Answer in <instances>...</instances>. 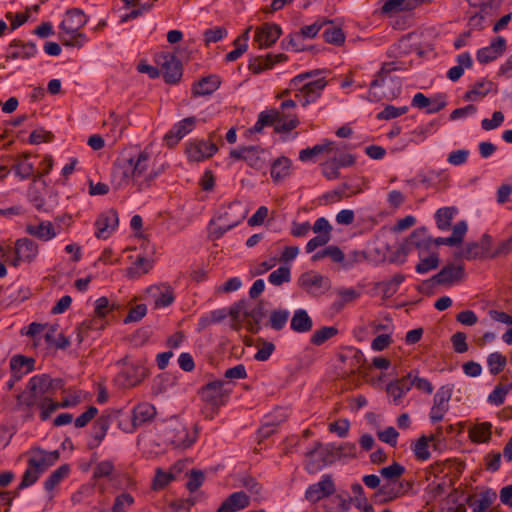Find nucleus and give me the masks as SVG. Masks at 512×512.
<instances>
[{"label":"nucleus","mask_w":512,"mask_h":512,"mask_svg":"<svg viewBox=\"0 0 512 512\" xmlns=\"http://www.w3.org/2000/svg\"><path fill=\"white\" fill-rule=\"evenodd\" d=\"M12 169L14 170L15 175L22 180L28 179L34 173L33 164L27 161H21L16 163Z\"/></svg>","instance_id":"obj_62"},{"label":"nucleus","mask_w":512,"mask_h":512,"mask_svg":"<svg viewBox=\"0 0 512 512\" xmlns=\"http://www.w3.org/2000/svg\"><path fill=\"white\" fill-rule=\"evenodd\" d=\"M492 424L490 422H482L472 426L469 429V437L473 442L485 443L491 438Z\"/></svg>","instance_id":"obj_38"},{"label":"nucleus","mask_w":512,"mask_h":512,"mask_svg":"<svg viewBox=\"0 0 512 512\" xmlns=\"http://www.w3.org/2000/svg\"><path fill=\"white\" fill-rule=\"evenodd\" d=\"M506 50V40L499 36L487 47L477 51L476 58L478 62L487 64L501 56Z\"/></svg>","instance_id":"obj_23"},{"label":"nucleus","mask_w":512,"mask_h":512,"mask_svg":"<svg viewBox=\"0 0 512 512\" xmlns=\"http://www.w3.org/2000/svg\"><path fill=\"white\" fill-rule=\"evenodd\" d=\"M220 84L219 76L209 75L193 84L192 93L194 96L210 95L219 88Z\"/></svg>","instance_id":"obj_31"},{"label":"nucleus","mask_w":512,"mask_h":512,"mask_svg":"<svg viewBox=\"0 0 512 512\" xmlns=\"http://www.w3.org/2000/svg\"><path fill=\"white\" fill-rule=\"evenodd\" d=\"M507 364V358L500 352H493L487 357V365L492 375L499 374Z\"/></svg>","instance_id":"obj_47"},{"label":"nucleus","mask_w":512,"mask_h":512,"mask_svg":"<svg viewBox=\"0 0 512 512\" xmlns=\"http://www.w3.org/2000/svg\"><path fill=\"white\" fill-rule=\"evenodd\" d=\"M323 36L327 43H332L335 45H341L345 41V35L341 28H328L324 31Z\"/></svg>","instance_id":"obj_59"},{"label":"nucleus","mask_w":512,"mask_h":512,"mask_svg":"<svg viewBox=\"0 0 512 512\" xmlns=\"http://www.w3.org/2000/svg\"><path fill=\"white\" fill-rule=\"evenodd\" d=\"M45 379H40L38 375L31 377L26 389L17 395L16 408L25 413L26 419H32L34 408H39L50 396Z\"/></svg>","instance_id":"obj_2"},{"label":"nucleus","mask_w":512,"mask_h":512,"mask_svg":"<svg viewBox=\"0 0 512 512\" xmlns=\"http://www.w3.org/2000/svg\"><path fill=\"white\" fill-rule=\"evenodd\" d=\"M225 383L221 380L212 381L203 386L200 390L201 399L215 412L224 405L229 392L224 389Z\"/></svg>","instance_id":"obj_11"},{"label":"nucleus","mask_w":512,"mask_h":512,"mask_svg":"<svg viewBox=\"0 0 512 512\" xmlns=\"http://www.w3.org/2000/svg\"><path fill=\"white\" fill-rule=\"evenodd\" d=\"M338 334V329L334 326H324L318 330H316L311 338L310 342L313 345L320 346L325 343L327 340Z\"/></svg>","instance_id":"obj_44"},{"label":"nucleus","mask_w":512,"mask_h":512,"mask_svg":"<svg viewBox=\"0 0 512 512\" xmlns=\"http://www.w3.org/2000/svg\"><path fill=\"white\" fill-rule=\"evenodd\" d=\"M156 415V408L148 403L142 402L137 404L132 410L131 422L123 425L119 423L120 428L126 433L134 432L139 426L146 424L154 419Z\"/></svg>","instance_id":"obj_13"},{"label":"nucleus","mask_w":512,"mask_h":512,"mask_svg":"<svg viewBox=\"0 0 512 512\" xmlns=\"http://www.w3.org/2000/svg\"><path fill=\"white\" fill-rule=\"evenodd\" d=\"M60 39L65 46L81 48L87 41L85 34L81 32L65 33L60 35Z\"/></svg>","instance_id":"obj_53"},{"label":"nucleus","mask_w":512,"mask_h":512,"mask_svg":"<svg viewBox=\"0 0 512 512\" xmlns=\"http://www.w3.org/2000/svg\"><path fill=\"white\" fill-rule=\"evenodd\" d=\"M109 418L101 416L93 424L92 427V438L93 441L88 444L90 449L97 447L101 441L105 438L107 430L109 428Z\"/></svg>","instance_id":"obj_37"},{"label":"nucleus","mask_w":512,"mask_h":512,"mask_svg":"<svg viewBox=\"0 0 512 512\" xmlns=\"http://www.w3.org/2000/svg\"><path fill=\"white\" fill-rule=\"evenodd\" d=\"M439 265V256L437 253H431L428 257L421 259L416 265L415 270L417 273L425 274Z\"/></svg>","instance_id":"obj_55"},{"label":"nucleus","mask_w":512,"mask_h":512,"mask_svg":"<svg viewBox=\"0 0 512 512\" xmlns=\"http://www.w3.org/2000/svg\"><path fill=\"white\" fill-rule=\"evenodd\" d=\"M152 268V262L145 257H138L134 262V266L130 267L127 270V273L130 277H138L142 274L149 272Z\"/></svg>","instance_id":"obj_54"},{"label":"nucleus","mask_w":512,"mask_h":512,"mask_svg":"<svg viewBox=\"0 0 512 512\" xmlns=\"http://www.w3.org/2000/svg\"><path fill=\"white\" fill-rule=\"evenodd\" d=\"M464 276L465 272L462 265L449 264L444 266L431 280L439 285H450L455 281L462 280Z\"/></svg>","instance_id":"obj_25"},{"label":"nucleus","mask_w":512,"mask_h":512,"mask_svg":"<svg viewBox=\"0 0 512 512\" xmlns=\"http://www.w3.org/2000/svg\"><path fill=\"white\" fill-rule=\"evenodd\" d=\"M281 28L274 23H264L255 31L254 41L259 48H267L272 46L281 35Z\"/></svg>","instance_id":"obj_19"},{"label":"nucleus","mask_w":512,"mask_h":512,"mask_svg":"<svg viewBox=\"0 0 512 512\" xmlns=\"http://www.w3.org/2000/svg\"><path fill=\"white\" fill-rule=\"evenodd\" d=\"M39 252L38 244L30 238H21L15 242V258L11 264L19 266L20 262H32Z\"/></svg>","instance_id":"obj_15"},{"label":"nucleus","mask_w":512,"mask_h":512,"mask_svg":"<svg viewBox=\"0 0 512 512\" xmlns=\"http://www.w3.org/2000/svg\"><path fill=\"white\" fill-rule=\"evenodd\" d=\"M333 142L328 141L324 144H317L312 148H306L299 152V159L301 161H308L312 159L314 156L323 153L324 151L332 150Z\"/></svg>","instance_id":"obj_51"},{"label":"nucleus","mask_w":512,"mask_h":512,"mask_svg":"<svg viewBox=\"0 0 512 512\" xmlns=\"http://www.w3.org/2000/svg\"><path fill=\"white\" fill-rule=\"evenodd\" d=\"M458 65L451 67L447 72V77L455 82L461 78L465 68H471L473 65L472 58L468 52L457 56Z\"/></svg>","instance_id":"obj_36"},{"label":"nucleus","mask_w":512,"mask_h":512,"mask_svg":"<svg viewBox=\"0 0 512 512\" xmlns=\"http://www.w3.org/2000/svg\"><path fill=\"white\" fill-rule=\"evenodd\" d=\"M291 160L285 156L278 157L271 165V177L279 182L290 175Z\"/></svg>","instance_id":"obj_35"},{"label":"nucleus","mask_w":512,"mask_h":512,"mask_svg":"<svg viewBox=\"0 0 512 512\" xmlns=\"http://www.w3.org/2000/svg\"><path fill=\"white\" fill-rule=\"evenodd\" d=\"M291 279V271L287 266H281L274 270L268 277V281L275 286L289 282Z\"/></svg>","instance_id":"obj_52"},{"label":"nucleus","mask_w":512,"mask_h":512,"mask_svg":"<svg viewBox=\"0 0 512 512\" xmlns=\"http://www.w3.org/2000/svg\"><path fill=\"white\" fill-rule=\"evenodd\" d=\"M409 380L411 383V388L414 386L416 389L423 391L427 394H431L433 392L432 383L426 379L418 376V371H410L408 373Z\"/></svg>","instance_id":"obj_50"},{"label":"nucleus","mask_w":512,"mask_h":512,"mask_svg":"<svg viewBox=\"0 0 512 512\" xmlns=\"http://www.w3.org/2000/svg\"><path fill=\"white\" fill-rule=\"evenodd\" d=\"M265 151L259 146H247L244 161L253 169L261 170L266 166Z\"/></svg>","instance_id":"obj_34"},{"label":"nucleus","mask_w":512,"mask_h":512,"mask_svg":"<svg viewBox=\"0 0 512 512\" xmlns=\"http://www.w3.org/2000/svg\"><path fill=\"white\" fill-rule=\"evenodd\" d=\"M30 454L28 465L35 467L40 473L54 465L60 456L58 450L47 452L41 448L32 449Z\"/></svg>","instance_id":"obj_18"},{"label":"nucleus","mask_w":512,"mask_h":512,"mask_svg":"<svg viewBox=\"0 0 512 512\" xmlns=\"http://www.w3.org/2000/svg\"><path fill=\"white\" fill-rule=\"evenodd\" d=\"M454 385L446 384L441 386L433 397V405L449 410V401L452 397Z\"/></svg>","instance_id":"obj_41"},{"label":"nucleus","mask_w":512,"mask_h":512,"mask_svg":"<svg viewBox=\"0 0 512 512\" xmlns=\"http://www.w3.org/2000/svg\"><path fill=\"white\" fill-rule=\"evenodd\" d=\"M35 360L22 355H15L10 360L11 370L19 375L27 374L34 370Z\"/></svg>","instance_id":"obj_40"},{"label":"nucleus","mask_w":512,"mask_h":512,"mask_svg":"<svg viewBox=\"0 0 512 512\" xmlns=\"http://www.w3.org/2000/svg\"><path fill=\"white\" fill-rule=\"evenodd\" d=\"M313 320L305 309L294 311L290 321V328L296 333H307L312 330Z\"/></svg>","instance_id":"obj_32"},{"label":"nucleus","mask_w":512,"mask_h":512,"mask_svg":"<svg viewBox=\"0 0 512 512\" xmlns=\"http://www.w3.org/2000/svg\"><path fill=\"white\" fill-rule=\"evenodd\" d=\"M289 316H290V313L286 309L272 310L270 313V316H269L268 325L272 329H274L276 331H280L286 326Z\"/></svg>","instance_id":"obj_43"},{"label":"nucleus","mask_w":512,"mask_h":512,"mask_svg":"<svg viewBox=\"0 0 512 512\" xmlns=\"http://www.w3.org/2000/svg\"><path fill=\"white\" fill-rule=\"evenodd\" d=\"M164 442L175 449L190 447L197 438L196 432H189L188 428L178 420L170 421L163 431Z\"/></svg>","instance_id":"obj_4"},{"label":"nucleus","mask_w":512,"mask_h":512,"mask_svg":"<svg viewBox=\"0 0 512 512\" xmlns=\"http://www.w3.org/2000/svg\"><path fill=\"white\" fill-rule=\"evenodd\" d=\"M258 119L264 127L276 123L274 127L276 133L290 132L299 125V120L295 114H286L276 109L262 111Z\"/></svg>","instance_id":"obj_7"},{"label":"nucleus","mask_w":512,"mask_h":512,"mask_svg":"<svg viewBox=\"0 0 512 512\" xmlns=\"http://www.w3.org/2000/svg\"><path fill=\"white\" fill-rule=\"evenodd\" d=\"M87 23V17L79 8L66 11L65 18L60 24V29L65 33H76Z\"/></svg>","instance_id":"obj_22"},{"label":"nucleus","mask_w":512,"mask_h":512,"mask_svg":"<svg viewBox=\"0 0 512 512\" xmlns=\"http://www.w3.org/2000/svg\"><path fill=\"white\" fill-rule=\"evenodd\" d=\"M408 111L407 106L395 107L393 105H387L385 108L377 114L378 120H390L397 118Z\"/></svg>","instance_id":"obj_58"},{"label":"nucleus","mask_w":512,"mask_h":512,"mask_svg":"<svg viewBox=\"0 0 512 512\" xmlns=\"http://www.w3.org/2000/svg\"><path fill=\"white\" fill-rule=\"evenodd\" d=\"M319 73V70L302 73L290 81L291 89H298L295 98L298 99L303 107L314 103L321 96L322 91L327 85V81L324 78H317L303 83L305 79L313 78Z\"/></svg>","instance_id":"obj_3"},{"label":"nucleus","mask_w":512,"mask_h":512,"mask_svg":"<svg viewBox=\"0 0 512 512\" xmlns=\"http://www.w3.org/2000/svg\"><path fill=\"white\" fill-rule=\"evenodd\" d=\"M118 224L119 218L116 210L110 209L101 213L95 222L96 237L101 239L108 238L118 227Z\"/></svg>","instance_id":"obj_17"},{"label":"nucleus","mask_w":512,"mask_h":512,"mask_svg":"<svg viewBox=\"0 0 512 512\" xmlns=\"http://www.w3.org/2000/svg\"><path fill=\"white\" fill-rule=\"evenodd\" d=\"M410 488L411 484L409 482L383 480L381 487L374 493L373 498L375 502L388 503L403 496Z\"/></svg>","instance_id":"obj_10"},{"label":"nucleus","mask_w":512,"mask_h":512,"mask_svg":"<svg viewBox=\"0 0 512 512\" xmlns=\"http://www.w3.org/2000/svg\"><path fill=\"white\" fill-rule=\"evenodd\" d=\"M197 119L194 116L187 117L177 122L164 136V142L170 148L178 144L196 125Z\"/></svg>","instance_id":"obj_16"},{"label":"nucleus","mask_w":512,"mask_h":512,"mask_svg":"<svg viewBox=\"0 0 512 512\" xmlns=\"http://www.w3.org/2000/svg\"><path fill=\"white\" fill-rule=\"evenodd\" d=\"M265 316V310L262 302H260L258 305H256L254 308L248 310L245 312V317H249L253 320V324L250 326V331L252 333H257L260 329V322Z\"/></svg>","instance_id":"obj_49"},{"label":"nucleus","mask_w":512,"mask_h":512,"mask_svg":"<svg viewBox=\"0 0 512 512\" xmlns=\"http://www.w3.org/2000/svg\"><path fill=\"white\" fill-rule=\"evenodd\" d=\"M157 64L161 67L160 74L163 75L166 83L176 84L183 74L182 63L174 55L161 53L157 56Z\"/></svg>","instance_id":"obj_9"},{"label":"nucleus","mask_w":512,"mask_h":512,"mask_svg":"<svg viewBox=\"0 0 512 512\" xmlns=\"http://www.w3.org/2000/svg\"><path fill=\"white\" fill-rule=\"evenodd\" d=\"M247 216V210L241 202H232L227 207L222 208L216 218L211 219L209 226L216 225V221L221 222L227 228H234L240 224Z\"/></svg>","instance_id":"obj_12"},{"label":"nucleus","mask_w":512,"mask_h":512,"mask_svg":"<svg viewBox=\"0 0 512 512\" xmlns=\"http://www.w3.org/2000/svg\"><path fill=\"white\" fill-rule=\"evenodd\" d=\"M217 146L212 142L199 141L191 143L186 149L189 160L194 162L203 161L217 152Z\"/></svg>","instance_id":"obj_24"},{"label":"nucleus","mask_w":512,"mask_h":512,"mask_svg":"<svg viewBox=\"0 0 512 512\" xmlns=\"http://www.w3.org/2000/svg\"><path fill=\"white\" fill-rule=\"evenodd\" d=\"M25 232L43 242L52 240L58 233L50 221H41L38 224H28L25 227Z\"/></svg>","instance_id":"obj_27"},{"label":"nucleus","mask_w":512,"mask_h":512,"mask_svg":"<svg viewBox=\"0 0 512 512\" xmlns=\"http://www.w3.org/2000/svg\"><path fill=\"white\" fill-rule=\"evenodd\" d=\"M116 365L124 366L114 379L115 383L120 388L135 387L147 376L146 368L144 366L136 363H127L126 358L118 360Z\"/></svg>","instance_id":"obj_6"},{"label":"nucleus","mask_w":512,"mask_h":512,"mask_svg":"<svg viewBox=\"0 0 512 512\" xmlns=\"http://www.w3.org/2000/svg\"><path fill=\"white\" fill-rule=\"evenodd\" d=\"M410 390L411 383L408 374L400 379L391 381L386 387V391L388 395L392 397L393 403L395 405H398L401 402L402 397L406 395Z\"/></svg>","instance_id":"obj_30"},{"label":"nucleus","mask_w":512,"mask_h":512,"mask_svg":"<svg viewBox=\"0 0 512 512\" xmlns=\"http://www.w3.org/2000/svg\"><path fill=\"white\" fill-rule=\"evenodd\" d=\"M458 213L456 207H443L436 211L435 220L438 229L445 231L451 227V222Z\"/></svg>","instance_id":"obj_39"},{"label":"nucleus","mask_w":512,"mask_h":512,"mask_svg":"<svg viewBox=\"0 0 512 512\" xmlns=\"http://www.w3.org/2000/svg\"><path fill=\"white\" fill-rule=\"evenodd\" d=\"M432 246L433 238L428 234L427 228L419 227L406 239L402 250L404 253H407L412 248H415L419 251V256H421L422 253L430 251Z\"/></svg>","instance_id":"obj_14"},{"label":"nucleus","mask_w":512,"mask_h":512,"mask_svg":"<svg viewBox=\"0 0 512 512\" xmlns=\"http://www.w3.org/2000/svg\"><path fill=\"white\" fill-rule=\"evenodd\" d=\"M468 226L466 221L462 220L453 226V232L450 239L453 241V246H457L463 242L464 236L467 232Z\"/></svg>","instance_id":"obj_63"},{"label":"nucleus","mask_w":512,"mask_h":512,"mask_svg":"<svg viewBox=\"0 0 512 512\" xmlns=\"http://www.w3.org/2000/svg\"><path fill=\"white\" fill-rule=\"evenodd\" d=\"M113 471H114V465H113L112 461H110V460L101 461L96 464V466L93 470V478L98 479V478H103V477H105V478L110 477L111 474L113 473Z\"/></svg>","instance_id":"obj_61"},{"label":"nucleus","mask_w":512,"mask_h":512,"mask_svg":"<svg viewBox=\"0 0 512 512\" xmlns=\"http://www.w3.org/2000/svg\"><path fill=\"white\" fill-rule=\"evenodd\" d=\"M348 187V184L344 183L337 189L329 191L326 194H324L322 198L326 201V203H334L340 201L342 198L350 197L356 193H347L346 190L348 189Z\"/></svg>","instance_id":"obj_57"},{"label":"nucleus","mask_w":512,"mask_h":512,"mask_svg":"<svg viewBox=\"0 0 512 512\" xmlns=\"http://www.w3.org/2000/svg\"><path fill=\"white\" fill-rule=\"evenodd\" d=\"M496 493L487 489L480 493L469 495L466 499L467 505L473 512H488L492 507L491 505L496 500Z\"/></svg>","instance_id":"obj_20"},{"label":"nucleus","mask_w":512,"mask_h":512,"mask_svg":"<svg viewBox=\"0 0 512 512\" xmlns=\"http://www.w3.org/2000/svg\"><path fill=\"white\" fill-rule=\"evenodd\" d=\"M147 313V307L145 304H138L135 307H132L127 316L124 319V323H132L140 321Z\"/></svg>","instance_id":"obj_64"},{"label":"nucleus","mask_w":512,"mask_h":512,"mask_svg":"<svg viewBox=\"0 0 512 512\" xmlns=\"http://www.w3.org/2000/svg\"><path fill=\"white\" fill-rule=\"evenodd\" d=\"M150 154L147 151L125 150L116 159L112 169V182L120 188L129 182L142 191L152 185L158 171H149Z\"/></svg>","instance_id":"obj_1"},{"label":"nucleus","mask_w":512,"mask_h":512,"mask_svg":"<svg viewBox=\"0 0 512 512\" xmlns=\"http://www.w3.org/2000/svg\"><path fill=\"white\" fill-rule=\"evenodd\" d=\"M413 451L417 459L422 461L429 459L430 452L428 450V438L426 436H421L415 443Z\"/></svg>","instance_id":"obj_60"},{"label":"nucleus","mask_w":512,"mask_h":512,"mask_svg":"<svg viewBox=\"0 0 512 512\" xmlns=\"http://www.w3.org/2000/svg\"><path fill=\"white\" fill-rule=\"evenodd\" d=\"M37 53V47L32 42H23L21 40H13L9 44L7 58L29 59Z\"/></svg>","instance_id":"obj_28"},{"label":"nucleus","mask_w":512,"mask_h":512,"mask_svg":"<svg viewBox=\"0 0 512 512\" xmlns=\"http://www.w3.org/2000/svg\"><path fill=\"white\" fill-rule=\"evenodd\" d=\"M492 83L489 81H479L475 83L472 88L464 95L465 100L473 101L477 98L484 97L491 88Z\"/></svg>","instance_id":"obj_48"},{"label":"nucleus","mask_w":512,"mask_h":512,"mask_svg":"<svg viewBox=\"0 0 512 512\" xmlns=\"http://www.w3.org/2000/svg\"><path fill=\"white\" fill-rule=\"evenodd\" d=\"M298 286L312 296H320L330 288V281L318 272L307 271L298 278Z\"/></svg>","instance_id":"obj_8"},{"label":"nucleus","mask_w":512,"mask_h":512,"mask_svg":"<svg viewBox=\"0 0 512 512\" xmlns=\"http://www.w3.org/2000/svg\"><path fill=\"white\" fill-rule=\"evenodd\" d=\"M134 498L129 493H122L115 498L114 504L111 508L112 512H127L133 505Z\"/></svg>","instance_id":"obj_56"},{"label":"nucleus","mask_w":512,"mask_h":512,"mask_svg":"<svg viewBox=\"0 0 512 512\" xmlns=\"http://www.w3.org/2000/svg\"><path fill=\"white\" fill-rule=\"evenodd\" d=\"M70 471V467L67 464H63L53 471L50 476L45 480L44 487L47 491H51L57 486L62 479H64Z\"/></svg>","instance_id":"obj_46"},{"label":"nucleus","mask_w":512,"mask_h":512,"mask_svg":"<svg viewBox=\"0 0 512 512\" xmlns=\"http://www.w3.org/2000/svg\"><path fill=\"white\" fill-rule=\"evenodd\" d=\"M404 473L405 467L398 462H393L391 465L379 470L380 476L383 480L387 481H398Z\"/></svg>","instance_id":"obj_45"},{"label":"nucleus","mask_w":512,"mask_h":512,"mask_svg":"<svg viewBox=\"0 0 512 512\" xmlns=\"http://www.w3.org/2000/svg\"><path fill=\"white\" fill-rule=\"evenodd\" d=\"M417 6H419L418 0H387L381 8V13L391 15L401 11H411Z\"/></svg>","instance_id":"obj_33"},{"label":"nucleus","mask_w":512,"mask_h":512,"mask_svg":"<svg viewBox=\"0 0 512 512\" xmlns=\"http://www.w3.org/2000/svg\"><path fill=\"white\" fill-rule=\"evenodd\" d=\"M250 499L243 491L234 492L219 506L217 512H236L249 506Z\"/></svg>","instance_id":"obj_29"},{"label":"nucleus","mask_w":512,"mask_h":512,"mask_svg":"<svg viewBox=\"0 0 512 512\" xmlns=\"http://www.w3.org/2000/svg\"><path fill=\"white\" fill-rule=\"evenodd\" d=\"M335 448L331 444L315 443L312 450L306 453L305 468L308 473L315 474L335 459Z\"/></svg>","instance_id":"obj_5"},{"label":"nucleus","mask_w":512,"mask_h":512,"mask_svg":"<svg viewBox=\"0 0 512 512\" xmlns=\"http://www.w3.org/2000/svg\"><path fill=\"white\" fill-rule=\"evenodd\" d=\"M287 59L285 54H271L268 53L265 56L253 57L249 61V70L254 74H259L264 70L271 69L276 63L283 62Z\"/></svg>","instance_id":"obj_26"},{"label":"nucleus","mask_w":512,"mask_h":512,"mask_svg":"<svg viewBox=\"0 0 512 512\" xmlns=\"http://www.w3.org/2000/svg\"><path fill=\"white\" fill-rule=\"evenodd\" d=\"M57 326L53 325L45 334L46 342L55 348L66 349L70 345V341L62 333L56 335Z\"/></svg>","instance_id":"obj_42"},{"label":"nucleus","mask_w":512,"mask_h":512,"mask_svg":"<svg viewBox=\"0 0 512 512\" xmlns=\"http://www.w3.org/2000/svg\"><path fill=\"white\" fill-rule=\"evenodd\" d=\"M147 292L153 298L156 308L170 306L175 300L173 288L166 283L150 286Z\"/></svg>","instance_id":"obj_21"}]
</instances>
